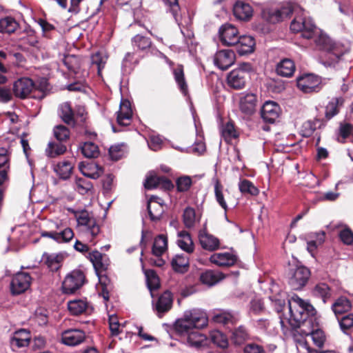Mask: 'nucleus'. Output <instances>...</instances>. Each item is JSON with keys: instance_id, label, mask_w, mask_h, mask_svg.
Wrapping results in <instances>:
<instances>
[{"instance_id": "f257e3e1", "label": "nucleus", "mask_w": 353, "mask_h": 353, "mask_svg": "<svg viewBox=\"0 0 353 353\" xmlns=\"http://www.w3.org/2000/svg\"><path fill=\"white\" fill-rule=\"evenodd\" d=\"M296 16L291 23L290 28L294 32H301L303 37L312 39L316 45L321 50L334 52L335 45L331 39L318 28L312 19L307 17L305 12L297 6L291 3L283 4L279 8L267 9L263 11V17L270 23H276L288 18L292 13Z\"/></svg>"}, {"instance_id": "f03ea898", "label": "nucleus", "mask_w": 353, "mask_h": 353, "mask_svg": "<svg viewBox=\"0 0 353 353\" xmlns=\"http://www.w3.org/2000/svg\"><path fill=\"white\" fill-rule=\"evenodd\" d=\"M290 312L289 323L294 327H308L312 324V320H307L310 316L315 314L314 307L308 302L301 299L297 295H293L288 300Z\"/></svg>"}, {"instance_id": "7ed1b4c3", "label": "nucleus", "mask_w": 353, "mask_h": 353, "mask_svg": "<svg viewBox=\"0 0 353 353\" xmlns=\"http://www.w3.org/2000/svg\"><path fill=\"white\" fill-rule=\"evenodd\" d=\"M208 325L206 314L199 310H192L184 312L183 316L176 321L174 327L180 335L188 336L194 329L203 328Z\"/></svg>"}, {"instance_id": "20e7f679", "label": "nucleus", "mask_w": 353, "mask_h": 353, "mask_svg": "<svg viewBox=\"0 0 353 353\" xmlns=\"http://www.w3.org/2000/svg\"><path fill=\"white\" fill-rule=\"evenodd\" d=\"M81 234L90 241L100 232V227L92 212L85 210H73Z\"/></svg>"}, {"instance_id": "39448f33", "label": "nucleus", "mask_w": 353, "mask_h": 353, "mask_svg": "<svg viewBox=\"0 0 353 353\" xmlns=\"http://www.w3.org/2000/svg\"><path fill=\"white\" fill-rule=\"evenodd\" d=\"M50 231H41V236L52 239L58 243L70 242L74 237V232L69 227H64L61 221H52Z\"/></svg>"}, {"instance_id": "423d86ee", "label": "nucleus", "mask_w": 353, "mask_h": 353, "mask_svg": "<svg viewBox=\"0 0 353 353\" xmlns=\"http://www.w3.org/2000/svg\"><path fill=\"white\" fill-rule=\"evenodd\" d=\"M252 66L248 63H243L239 68L232 70L228 75V85L235 90L243 89L249 78V72Z\"/></svg>"}, {"instance_id": "0eeeda50", "label": "nucleus", "mask_w": 353, "mask_h": 353, "mask_svg": "<svg viewBox=\"0 0 353 353\" xmlns=\"http://www.w3.org/2000/svg\"><path fill=\"white\" fill-rule=\"evenodd\" d=\"M310 276V271L304 266H296L292 268L288 273V283L292 289L299 290L307 283Z\"/></svg>"}, {"instance_id": "6e6552de", "label": "nucleus", "mask_w": 353, "mask_h": 353, "mask_svg": "<svg viewBox=\"0 0 353 353\" xmlns=\"http://www.w3.org/2000/svg\"><path fill=\"white\" fill-rule=\"evenodd\" d=\"M306 327H301L299 330H295L294 331V338L295 341L296 342L297 347H301V346L299 343V341L303 340L304 341V336L311 335L312 341L314 343L321 347L323 345L326 337L325 335L324 332L322 330L316 329L315 330H310V329H305ZM302 348H303L302 347Z\"/></svg>"}, {"instance_id": "1a4fd4ad", "label": "nucleus", "mask_w": 353, "mask_h": 353, "mask_svg": "<svg viewBox=\"0 0 353 353\" xmlns=\"http://www.w3.org/2000/svg\"><path fill=\"white\" fill-rule=\"evenodd\" d=\"M323 82L320 77L307 74L297 79L298 88L305 93L319 92L322 88Z\"/></svg>"}, {"instance_id": "9d476101", "label": "nucleus", "mask_w": 353, "mask_h": 353, "mask_svg": "<svg viewBox=\"0 0 353 353\" xmlns=\"http://www.w3.org/2000/svg\"><path fill=\"white\" fill-rule=\"evenodd\" d=\"M85 276L79 270L73 271L64 279L62 289L65 294H72L79 290L84 283Z\"/></svg>"}, {"instance_id": "9b49d317", "label": "nucleus", "mask_w": 353, "mask_h": 353, "mask_svg": "<svg viewBox=\"0 0 353 353\" xmlns=\"http://www.w3.org/2000/svg\"><path fill=\"white\" fill-rule=\"evenodd\" d=\"M32 280L28 272H20L14 274L10 283L12 294H19L26 291L30 288Z\"/></svg>"}, {"instance_id": "f8f14e48", "label": "nucleus", "mask_w": 353, "mask_h": 353, "mask_svg": "<svg viewBox=\"0 0 353 353\" xmlns=\"http://www.w3.org/2000/svg\"><path fill=\"white\" fill-rule=\"evenodd\" d=\"M168 249V239L163 234L158 235L154 241L152 245V253L154 256L157 257V259L153 261L151 259V263L158 267H161L164 265L165 261L161 258L162 254L165 252Z\"/></svg>"}, {"instance_id": "ddd939ff", "label": "nucleus", "mask_w": 353, "mask_h": 353, "mask_svg": "<svg viewBox=\"0 0 353 353\" xmlns=\"http://www.w3.org/2000/svg\"><path fill=\"white\" fill-rule=\"evenodd\" d=\"M34 88V83L32 79L27 77L19 79L14 83V94L20 99L26 98Z\"/></svg>"}, {"instance_id": "4468645a", "label": "nucleus", "mask_w": 353, "mask_h": 353, "mask_svg": "<svg viewBox=\"0 0 353 353\" xmlns=\"http://www.w3.org/2000/svg\"><path fill=\"white\" fill-rule=\"evenodd\" d=\"M235 61L234 52L231 50H222L217 52L214 57V64L221 70H225Z\"/></svg>"}, {"instance_id": "2eb2a0df", "label": "nucleus", "mask_w": 353, "mask_h": 353, "mask_svg": "<svg viewBox=\"0 0 353 353\" xmlns=\"http://www.w3.org/2000/svg\"><path fill=\"white\" fill-rule=\"evenodd\" d=\"M219 37L223 44L233 46L239 38L237 29L232 24L225 23L219 28Z\"/></svg>"}, {"instance_id": "dca6fc26", "label": "nucleus", "mask_w": 353, "mask_h": 353, "mask_svg": "<svg viewBox=\"0 0 353 353\" xmlns=\"http://www.w3.org/2000/svg\"><path fill=\"white\" fill-rule=\"evenodd\" d=\"M85 332L81 330L70 329L61 333V342L68 346H75L84 341Z\"/></svg>"}, {"instance_id": "f3484780", "label": "nucleus", "mask_w": 353, "mask_h": 353, "mask_svg": "<svg viewBox=\"0 0 353 353\" xmlns=\"http://www.w3.org/2000/svg\"><path fill=\"white\" fill-rule=\"evenodd\" d=\"M281 109L279 105L274 101H266L261 111L262 119L268 123H273L279 117Z\"/></svg>"}, {"instance_id": "a211bd4d", "label": "nucleus", "mask_w": 353, "mask_h": 353, "mask_svg": "<svg viewBox=\"0 0 353 353\" xmlns=\"http://www.w3.org/2000/svg\"><path fill=\"white\" fill-rule=\"evenodd\" d=\"M66 256L67 254L64 252L44 253L42 256V261L52 272H56L62 266Z\"/></svg>"}, {"instance_id": "6ab92c4d", "label": "nucleus", "mask_w": 353, "mask_h": 353, "mask_svg": "<svg viewBox=\"0 0 353 353\" xmlns=\"http://www.w3.org/2000/svg\"><path fill=\"white\" fill-rule=\"evenodd\" d=\"M144 186L146 189L160 188L165 190H170L174 187L170 179L165 176H158L150 174L147 176Z\"/></svg>"}, {"instance_id": "aec40b11", "label": "nucleus", "mask_w": 353, "mask_h": 353, "mask_svg": "<svg viewBox=\"0 0 353 353\" xmlns=\"http://www.w3.org/2000/svg\"><path fill=\"white\" fill-rule=\"evenodd\" d=\"M132 117V110L129 101L123 100L120 103L119 110L117 112V121L119 125L127 126L130 125Z\"/></svg>"}, {"instance_id": "412c9836", "label": "nucleus", "mask_w": 353, "mask_h": 353, "mask_svg": "<svg viewBox=\"0 0 353 353\" xmlns=\"http://www.w3.org/2000/svg\"><path fill=\"white\" fill-rule=\"evenodd\" d=\"M173 297L169 291L164 292L158 299L155 304V310L159 317L168 312L172 306Z\"/></svg>"}, {"instance_id": "4be33fe9", "label": "nucleus", "mask_w": 353, "mask_h": 353, "mask_svg": "<svg viewBox=\"0 0 353 353\" xmlns=\"http://www.w3.org/2000/svg\"><path fill=\"white\" fill-rule=\"evenodd\" d=\"M257 97L252 93H248L241 97L239 101L240 110L246 115L252 114L256 110Z\"/></svg>"}, {"instance_id": "5701e85b", "label": "nucleus", "mask_w": 353, "mask_h": 353, "mask_svg": "<svg viewBox=\"0 0 353 353\" xmlns=\"http://www.w3.org/2000/svg\"><path fill=\"white\" fill-rule=\"evenodd\" d=\"M237 40L238 41L234 46L240 55L250 54L254 51L255 41L252 37L243 35L239 37Z\"/></svg>"}, {"instance_id": "b1692460", "label": "nucleus", "mask_w": 353, "mask_h": 353, "mask_svg": "<svg viewBox=\"0 0 353 353\" xmlns=\"http://www.w3.org/2000/svg\"><path fill=\"white\" fill-rule=\"evenodd\" d=\"M233 12L239 20L248 21L252 17L253 9L249 3L238 1L234 6Z\"/></svg>"}, {"instance_id": "393cba45", "label": "nucleus", "mask_w": 353, "mask_h": 353, "mask_svg": "<svg viewBox=\"0 0 353 353\" xmlns=\"http://www.w3.org/2000/svg\"><path fill=\"white\" fill-rule=\"evenodd\" d=\"M165 206L157 197H152L148 203V210L152 221H158L164 212Z\"/></svg>"}, {"instance_id": "a878e982", "label": "nucleus", "mask_w": 353, "mask_h": 353, "mask_svg": "<svg viewBox=\"0 0 353 353\" xmlns=\"http://www.w3.org/2000/svg\"><path fill=\"white\" fill-rule=\"evenodd\" d=\"M90 259L97 273L104 272L109 265V259L105 254L98 251L90 254Z\"/></svg>"}, {"instance_id": "bb28decb", "label": "nucleus", "mask_w": 353, "mask_h": 353, "mask_svg": "<svg viewBox=\"0 0 353 353\" xmlns=\"http://www.w3.org/2000/svg\"><path fill=\"white\" fill-rule=\"evenodd\" d=\"M31 336L30 332L25 329H21L14 332L10 344L13 347H23L29 345Z\"/></svg>"}, {"instance_id": "cd10ccee", "label": "nucleus", "mask_w": 353, "mask_h": 353, "mask_svg": "<svg viewBox=\"0 0 353 353\" xmlns=\"http://www.w3.org/2000/svg\"><path fill=\"white\" fill-rule=\"evenodd\" d=\"M236 260V256L229 252L214 253L210 258V262L218 266H231Z\"/></svg>"}, {"instance_id": "c85d7f7f", "label": "nucleus", "mask_w": 353, "mask_h": 353, "mask_svg": "<svg viewBox=\"0 0 353 353\" xmlns=\"http://www.w3.org/2000/svg\"><path fill=\"white\" fill-rule=\"evenodd\" d=\"M307 249L309 252L313 254V252L317 249V248L321 245L325 239V233L323 231L319 232H312L307 235Z\"/></svg>"}, {"instance_id": "c756f323", "label": "nucleus", "mask_w": 353, "mask_h": 353, "mask_svg": "<svg viewBox=\"0 0 353 353\" xmlns=\"http://www.w3.org/2000/svg\"><path fill=\"white\" fill-rule=\"evenodd\" d=\"M199 238L201 247L206 250L214 251L219 247V240L210 234L200 232Z\"/></svg>"}, {"instance_id": "7c9ffc66", "label": "nucleus", "mask_w": 353, "mask_h": 353, "mask_svg": "<svg viewBox=\"0 0 353 353\" xmlns=\"http://www.w3.org/2000/svg\"><path fill=\"white\" fill-rule=\"evenodd\" d=\"M79 168L84 176L91 179H95L99 178L103 172L102 168L94 163L85 164L81 162L79 163Z\"/></svg>"}, {"instance_id": "2f4dec72", "label": "nucleus", "mask_w": 353, "mask_h": 353, "mask_svg": "<svg viewBox=\"0 0 353 353\" xmlns=\"http://www.w3.org/2000/svg\"><path fill=\"white\" fill-rule=\"evenodd\" d=\"M59 115L63 121L66 124L72 126L75 125L74 112L69 102H65L60 105Z\"/></svg>"}, {"instance_id": "473e14b6", "label": "nucleus", "mask_w": 353, "mask_h": 353, "mask_svg": "<svg viewBox=\"0 0 353 353\" xmlns=\"http://www.w3.org/2000/svg\"><path fill=\"white\" fill-rule=\"evenodd\" d=\"M295 71V65L292 60L284 59L277 65L276 72L280 76L285 77H291Z\"/></svg>"}, {"instance_id": "72a5a7b5", "label": "nucleus", "mask_w": 353, "mask_h": 353, "mask_svg": "<svg viewBox=\"0 0 353 353\" xmlns=\"http://www.w3.org/2000/svg\"><path fill=\"white\" fill-rule=\"evenodd\" d=\"M224 279V276L220 272L207 270L200 275V281L202 283L212 286Z\"/></svg>"}, {"instance_id": "f704fd0d", "label": "nucleus", "mask_w": 353, "mask_h": 353, "mask_svg": "<svg viewBox=\"0 0 353 353\" xmlns=\"http://www.w3.org/2000/svg\"><path fill=\"white\" fill-rule=\"evenodd\" d=\"M344 99L342 97H334L325 107V117L330 119L336 115L340 108L343 105Z\"/></svg>"}, {"instance_id": "c9c22d12", "label": "nucleus", "mask_w": 353, "mask_h": 353, "mask_svg": "<svg viewBox=\"0 0 353 353\" xmlns=\"http://www.w3.org/2000/svg\"><path fill=\"white\" fill-rule=\"evenodd\" d=\"M178 237L177 244L179 248L187 253L193 252L194 248L190 234L185 231H182L179 233Z\"/></svg>"}, {"instance_id": "e433bc0d", "label": "nucleus", "mask_w": 353, "mask_h": 353, "mask_svg": "<svg viewBox=\"0 0 353 353\" xmlns=\"http://www.w3.org/2000/svg\"><path fill=\"white\" fill-rule=\"evenodd\" d=\"M19 28L17 21L11 17H6L0 19V32L11 34Z\"/></svg>"}, {"instance_id": "4c0bfd02", "label": "nucleus", "mask_w": 353, "mask_h": 353, "mask_svg": "<svg viewBox=\"0 0 353 353\" xmlns=\"http://www.w3.org/2000/svg\"><path fill=\"white\" fill-rule=\"evenodd\" d=\"M73 166L68 161H62L58 163L54 168V172L63 179H67L70 177Z\"/></svg>"}, {"instance_id": "58836bf2", "label": "nucleus", "mask_w": 353, "mask_h": 353, "mask_svg": "<svg viewBox=\"0 0 353 353\" xmlns=\"http://www.w3.org/2000/svg\"><path fill=\"white\" fill-rule=\"evenodd\" d=\"M350 308L351 303L350 301L345 297L338 299L332 306V309L336 316L348 312Z\"/></svg>"}, {"instance_id": "ea45409f", "label": "nucleus", "mask_w": 353, "mask_h": 353, "mask_svg": "<svg viewBox=\"0 0 353 353\" xmlns=\"http://www.w3.org/2000/svg\"><path fill=\"white\" fill-rule=\"evenodd\" d=\"M189 265V259L185 255H176L172 261L173 269L178 272H184Z\"/></svg>"}, {"instance_id": "a19ab883", "label": "nucleus", "mask_w": 353, "mask_h": 353, "mask_svg": "<svg viewBox=\"0 0 353 353\" xmlns=\"http://www.w3.org/2000/svg\"><path fill=\"white\" fill-rule=\"evenodd\" d=\"M88 303L83 300H72L68 302L69 311L74 315H79L85 311Z\"/></svg>"}, {"instance_id": "79ce46f5", "label": "nucleus", "mask_w": 353, "mask_h": 353, "mask_svg": "<svg viewBox=\"0 0 353 353\" xmlns=\"http://www.w3.org/2000/svg\"><path fill=\"white\" fill-rule=\"evenodd\" d=\"M312 294L315 296L321 298L325 303L331 296L330 288L326 283H320L314 286Z\"/></svg>"}, {"instance_id": "37998d69", "label": "nucleus", "mask_w": 353, "mask_h": 353, "mask_svg": "<svg viewBox=\"0 0 353 353\" xmlns=\"http://www.w3.org/2000/svg\"><path fill=\"white\" fill-rule=\"evenodd\" d=\"M63 61L69 70L78 73L81 66V61L78 57L68 54L64 57Z\"/></svg>"}, {"instance_id": "c03bdc74", "label": "nucleus", "mask_w": 353, "mask_h": 353, "mask_svg": "<svg viewBox=\"0 0 353 353\" xmlns=\"http://www.w3.org/2000/svg\"><path fill=\"white\" fill-rule=\"evenodd\" d=\"M107 60L108 55L105 52H97L92 55V63L97 66L99 75H101V70L104 68Z\"/></svg>"}, {"instance_id": "a18cd8bd", "label": "nucleus", "mask_w": 353, "mask_h": 353, "mask_svg": "<svg viewBox=\"0 0 353 353\" xmlns=\"http://www.w3.org/2000/svg\"><path fill=\"white\" fill-rule=\"evenodd\" d=\"M66 150L65 145L60 143L50 142L46 148L47 155L54 158L58 155L63 154Z\"/></svg>"}, {"instance_id": "49530a36", "label": "nucleus", "mask_w": 353, "mask_h": 353, "mask_svg": "<svg viewBox=\"0 0 353 353\" xmlns=\"http://www.w3.org/2000/svg\"><path fill=\"white\" fill-rule=\"evenodd\" d=\"M221 134L226 142H230L233 139L238 137V134L234 128V124L230 121L223 126Z\"/></svg>"}, {"instance_id": "de8ad7c7", "label": "nucleus", "mask_w": 353, "mask_h": 353, "mask_svg": "<svg viewBox=\"0 0 353 353\" xmlns=\"http://www.w3.org/2000/svg\"><path fill=\"white\" fill-rule=\"evenodd\" d=\"M239 188L241 193L248 194L252 196H256L259 192L258 188L255 187L251 181L247 179L240 181Z\"/></svg>"}, {"instance_id": "09e8293b", "label": "nucleus", "mask_w": 353, "mask_h": 353, "mask_svg": "<svg viewBox=\"0 0 353 353\" xmlns=\"http://www.w3.org/2000/svg\"><path fill=\"white\" fill-rule=\"evenodd\" d=\"M81 152L87 158H96L99 154L98 146L92 142H85L81 147Z\"/></svg>"}, {"instance_id": "8fccbe9b", "label": "nucleus", "mask_w": 353, "mask_h": 353, "mask_svg": "<svg viewBox=\"0 0 353 353\" xmlns=\"http://www.w3.org/2000/svg\"><path fill=\"white\" fill-rule=\"evenodd\" d=\"M213 319L215 322L225 325L234 324L237 321V318L234 315L228 312H220L216 314Z\"/></svg>"}, {"instance_id": "3c124183", "label": "nucleus", "mask_w": 353, "mask_h": 353, "mask_svg": "<svg viewBox=\"0 0 353 353\" xmlns=\"http://www.w3.org/2000/svg\"><path fill=\"white\" fill-rule=\"evenodd\" d=\"M211 340L213 343L221 348H225L228 345L227 336L218 330H214L210 334Z\"/></svg>"}, {"instance_id": "603ef678", "label": "nucleus", "mask_w": 353, "mask_h": 353, "mask_svg": "<svg viewBox=\"0 0 353 353\" xmlns=\"http://www.w3.org/2000/svg\"><path fill=\"white\" fill-rule=\"evenodd\" d=\"M248 339V333L243 326H239L232 335V341L236 345H241Z\"/></svg>"}, {"instance_id": "864d4df0", "label": "nucleus", "mask_w": 353, "mask_h": 353, "mask_svg": "<svg viewBox=\"0 0 353 353\" xmlns=\"http://www.w3.org/2000/svg\"><path fill=\"white\" fill-rule=\"evenodd\" d=\"M206 340L205 335L199 333L198 331L192 332L187 336V341L191 346L199 347L202 345Z\"/></svg>"}, {"instance_id": "5fc2aeb1", "label": "nucleus", "mask_w": 353, "mask_h": 353, "mask_svg": "<svg viewBox=\"0 0 353 353\" xmlns=\"http://www.w3.org/2000/svg\"><path fill=\"white\" fill-rule=\"evenodd\" d=\"M175 81H176L181 91L183 94L188 92V85L185 81L183 70L181 68H178L174 70Z\"/></svg>"}, {"instance_id": "6e6d98bb", "label": "nucleus", "mask_w": 353, "mask_h": 353, "mask_svg": "<svg viewBox=\"0 0 353 353\" xmlns=\"http://www.w3.org/2000/svg\"><path fill=\"white\" fill-rule=\"evenodd\" d=\"M167 10L172 14L176 22L180 21V6L178 0H164Z\"/></svg>"}, {"instance_id": "4d7b16f0", "label": "nucleus", "mask_w": 353, "mask_h": 353, "mask_svg": "<svg viewBox=\"0 0 353 353\" xmlns=\"http://www.w3.org/2000/svg\"><path fill=\"white\" fill-rule=\"evenodd\" d=\"M183 223L186 228H190L194 225L196 221V214L194 208H186L183 212Z\"/></svg>"}, {"instance_id": "13d9d810", "label": "nucleus", "mask_w": 353, "mask_h": 353, "mask_svg": "<svg viewBox=\"0 0 353 353\" xmlns=\"http://www.w3.org/2000/svg\"><path fill=\"white\" fill-rule=\"evenodd\" d=\"M223 191V185L219 181H216L214 185V194L216 200L220 206L226 211L228 210V205L225 201Z\"/></svg>"}, {"instance_id": "bf43d9fd", "label": "nucleus", "mask_w": 353, "mask_h": 353, "mask_svg": "<svg viewBox=\"0 0 353 353\" xmlns=\"http://www.w3.org/2000/svg\"><path fill=\"white\" fill-rule=\"evenodd\" d=\"M53 131L55 138L59 141H67L70 137V130L65 125H57Z\"/></svg>"}, {"instance_id": "052dcab7", "label": "nucleus", "mask_w": 353, "mask_h": 353, "mask_svg": "<svg viewBox=\"0 0 353 353\" xmlns=\"http://www.w3.org/2000/svg\"><path fill=\"white\" fill-rule=\"evenodd\" d=\"M75 188L81 194H84L92 188L91 182L83 178H77L75 180Z\"/></svg>"}, {"instance_id": "680f3d73", "label": "nucleus", "mask_w": 353, "mask_h": 353, "mask_svg": "<svg viewBox=\"0 0 353 353\" xmlns=\"http://www.w3.org/2000/svg\"><path fill=\"white\" fill-rule=\"evenodd\" d=\"M147 282L149 289L152 291L159 288V277L153 270H148L145 272Z\"/></svg>"}, {"instance_id": "e2e57ef3", "label": "nucleus", "mask_w": 353, "mask_h": 353, "mask_svg": "<svg viewBox=\"0 0 353 353\" xmlns=\"http://www.w3.org/2000/svg\"><path fill=\"white\" fill-rule=\"evenodd\" d=\"M340 327L344 333H347L353 327V314L344 316L339 320Z\"/></svg>"}, {"instance_id": "0e129e2a", "label": "nucleus", "mask_w": 353, "mask_h": 353, "mask_svg": "<svg viewBox=\"0 0 353 353\" xmlns=\"http://www.w3.org/2000/svg\"><path fill=\"white\" fill-rule=\"evenodd\" d=\"M132 42L133 45L140 50H145L151 46L150 39L141 35H136L133 38Z\"/></svg>"}, {"instance_id": "69168bd1", "label": "nucleus", "mask_w": 353, "mask_h": 353, "mask_svg": "<svg viewBox=\"0 0 353 353\" xmlns=\"http://www.w3.org/2000/svg\"><path fill=\"white\" fill-rule=\"evenodd\" d=\"M192 185V179L190 176H184L176 180V187L179 192H185L189 190Z\"/></svg>"}, {"instance_id": "338daca9", "label": "nucleus", "mask_w": 353, "mask_h": 353, "mask_svg": "<svg viewBox=\"0 0 353 353\" xmlns=\"http://www.w3.org/2000/svg\"><path fill=\"white\" fill-rule=\"evenodd\" d=\"M339 238L346 245L353 243V232L349 228H345L339 233Z\"/></svg>"}, {"instance_id": "774afa93", "label": "nucleus", "mask_w": 353, "mask_h": 353, "mask_svg": "<svg viewBox=\"0 0 353 353\" xmlns=\"http://www.w3.org/2000/svg\"><path fill=\"white\" fill-rule=\"evenodd\" d=\"M244 353H266V352L261 345L251 343L245 346Z\"/></svg>"}]
</instances>
